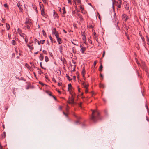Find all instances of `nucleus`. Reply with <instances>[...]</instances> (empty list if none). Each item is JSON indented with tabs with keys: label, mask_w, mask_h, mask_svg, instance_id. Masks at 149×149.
Here are the masks:
<instances>
[{
	"label": "nucleus",
	"mask_w": 149,
	"mask_h": 149,
	"mask_svg": "<svg viewBox=\"0 0 149 149\" xmlns=\"http://www.w3.org/2000/svg\"><path fill=\"white\" fill-rule=\"evenodd\" d=\"M74 98L72 96V97H71L70 98V97L69 99L68 102L69 104H74Z\"/></svg>",
	"instance_id": "obj_3"
},
{
	"label": "nucleus",
	"mask_w": 149,
	"mask_h": 149,
	"mask_svg": "<svg viewBox=\"0 0 149 149\" xmlns=\"http://www.w3.org/2000/svg\"><path fill=\"white\" fill-rule=\"evenodd\" d=\"M80 9L81 10V11H83L84 10V7H82L81 6V5L80 6Z\"/></svg>",
	"instance_id": "obj_29"
},
{
	"label": "nucleus",
	"mask_w": 149,
	"mask_h": 149,
	"mask_svg": "<svg viewBox=\"0 0 149 149\" xmlns=\"http://www.w3.org/2000/svg\"><path fill=\"white\" fill-rule=\"evenodd\" d=\"M6 132H4L3 134L2 135V137L3 139L5 138L6 137Z\"/></svg>",
	"instance_id": "obj_23"
},
{
	"label": "nucleus",
	"mask_w": 149,
	"mask_h": 149,
	"mask_svg": "<svg viewBox=\"0 0 149 149\" xmlns=\"http://www.w3.org/2000/svg\"><path fill=\"white\" fill-rule=\"evenodd\" d=\"M83 39L84 41H86V38L85 35H84V37L83 38Z\"/></svg>",
	"instance_id": "obj_35"
},
{
	"label": "nucleus",
	"mask_w": 149,
	"mask_h": 149,
	"mask_svg": "<svg viewBox=\"0 0 149 149\" xmlns=\"http://www.w3.org/2000/svg\"><path fill=\"white\" fill-rule=\"evenodd\" d=\"M57 72L58 74H59V75H60L61 74V72L58 69L57 70Z\"/></svg>",
	"instance_id": "obj_30"
},
{
	"label": "nucleus",
	"mask_w": 149,
	"mask_h": 149,
	"mask_svg": "<svg viewBox=\"0 0 149 149\" xmlns=\"http://www.w3.org/2000/svg\"><path fill=\"white\" fill-rule=\"evenodd\" d=\"M98 17L99 18V19L100 20H101V19H100V15L98 13Z\"/></svg>",
	"instance_id": "obj_52"
},
{
	"label": "nucleus",
	"mask_w": 149,
	"mask_h": 149,
	"mask_svg": "<svg viewBox=\"0 0 149 149\" xmlns=\"http://www.w3.org/2000/svg\"><path fill=\"white\" fill-rule=\"evenodd\" d=\"M119 1V2H118V5L117 7L119 8H121V5L122 4V1L121 0H118Z\"/></svg>",
	"instance_id": "obj_9"
},
{
	"label": "nucleus",
	"mask_w": 149,
	"mask_h": 149,
	"mask_svg": "<svg viewBox=\"0 0 149 149\" xmlns=\"http://www.w3.org/2000/svg\"><path fill=\"white\" fill-rule=\"evenodd\" d=\"M108 111L106 110V109H105V110H104V112L106 114H107V113H108Z\"/></svg>",
	"instance_id": "obj_50"
},
{
	"label": "nucleus",
	"mask_w": 149,
	"mask_h": 149,
	"mask_svg": "<svg viewBox=\"0 0 149 149\" xmlns=\"http://www.w3.org/2000/svg\"><path fill=\"white\" fill-rule=\"evenodd\" d=\"M83 86L86 89L88 88V85H86V84H85Z\"/></svg>",
	"instance_id": "obj_32"
},
{
	"label": "nucleus",
	"mask_w": 149,
	"mask_h": 149,
	"mask_svg": "<svg viewBox=\"0 0 149 149\" xmlns=\"http://www.w3.org/2000/svg\"><path fill=\"white\" fill-rule=\"evenodd\" d=\"M63 47L62 46L60 45L59 47V50L61 54H62Z\"/></svg>",
	"instance_id": "obj_10"
},
{
	"label": "nucleus",
	"mask_w": 149,
	"mask_h": 149,
	"mask_svg": "<svg viewBox=\"0 0 149 149\" xmlns=\"http://www.w3.org/2000/svg\"><path fill=\"white\" fill-rule=\"evenodd\" d=\"M24 40H25L26 39H27V36L26 35H25L24 36H23V37Z\"/></svg>",
	"instance_id": "obj_39"
},
{
	"label": "nucleus",
	"mask_w": 149,
	"mask_h": 149,
	"mask_svg": "<svg viewBox=\"0 0 149 149\" xmlns=\"http://www.w3.org/2000/svg\"><path fill=\"white\" fill-rule=\"evenodd\" d=\"M52 81H54L55 83L56 82V80L55 79V78L54 77H53L52 79Z\"/></svg>",
	"instance_id": "obj_38"
},
{
	"label": "nucleus",
	"mask_w": 149,
	"mask_h": 149,
	"mask_svg": "<svg viewBox=\"0 0 149 149\" xmlns=\"http://www.w3.org/2000/svg\"><path fill=\"white\" fill-rule=\"evenodd\" d=\"M41 14L45 18H47V15H46L45 13L44 10V9H42L41 10Z\"/></svg>",
	"instance_id": "obj_6"
},
{
	"label": "nucleus",
	"mask_w": 149,
	"mask_h": 149,
	"mask_svg": "<svg viewBox=\"0 0 149 149\" xmlns=\"http://www.w3.org/2000/svg\"><path fill=\"white\" fill-rule=\"evenodd\" d=\"M45 61L46 62H47L49 61V59L47 56H45Z\"/></svg>",
	"instance_id": "obj_26"
},
{
	"label": "nucleus",
	"mask_w": 149,
	"mask_h": 149,
	"mask_svg": "<svg viewBox=\"0 0 149 149\" xmlns=\"http://www.w3.org/2000/svg\"><path fill=\"white\" fill-rule=\"evenodd\" d=\"M56 38L57 39V40L58 44H61L62 43L61 39V38L58 37V38Z\"/></svg>",
	"instance_id": "obj_11"
},
{
	"label": "nucleus",
	"mask_w": 149,
	"mask_h": 149,
	"mask_svg": "<svg viewBox=\"0 0 149 149\" xmlns=\"http://www.w3.org/2000/svg\"><path fill=\"white\" fill-rule=\"evenodd\" d=\"M83 69L82 71V74L83 75V76L84 77V75L85 73V70L84 67L83 68Z\"/></svg>",
	"instance_id": "obj_8"
},
{
	"label": "nucleus",
	"mask_w": 149,
	"mask_h": 149,
	"mask_svg": "<svg viewBox=\"0 0 149 149\" xmlns=\"http://www.w3.org/2000/svg\"><path fill=\"white\" fill-rule=\"evenodd\" d=\"M66 77L69 81H70L72 80V79L70 78V77L67 74H66Z\"/></svg>",
	"instance_id": "obj_24"
},
{
	"label": "nucleus",
	"mask_w": 149,
	"mask_h": 149,
	"mask_svg": "<svg viewBox=\"0 0 149 149\" xmlns=\"http://www.w3.org/2000/svg\"><path fill=\"white\" fill-rule=\"evenodd\" d=\"M92 114L90 117V120L94 123H96L98 120H101L99 112L97 111L92 110Z\"/></svg>",
	"instance_id": "obj_1"
},
{
	"label": "nucleus",
	"mask_w": 149,
	"mask_h": 149,
	"mask_svg": "<svg viewBox=\"0 0 149 149\" xmlns=\"http://www.w3.org/2000/svg\"><path fill=\"white\" fill-rule=\"evenodd\" d=\"M17 6L19 8L20 11L22 12L23 10V9L22 8V5L21 4V3L20 1H19L18 2Z\"/></svg>",
	"instance_id": "obj_4"
},
{
	"label": "nucleus",
	"mask_w": 149,
	"mask_h": 149,
	"mask_svg": "<svg viewBox=\"0 0 149 149\" xmlns=\"http://www.w3.org/2000/svg\"><path fill=\"white\" fill-rule=\"evenodd\" d=\"M74 47H73L72 48V52L74 54L76 53V52L74 50Z\"/></svg>",
	"instance_id": "obj_43"
},
{
	"label": "nucleus",
	"mask_w": 149,
	"mask_h": 149,
	"mask_svg": "<svg viewBox=\"0 0 149 149\" xmlns=\"http://www.w3.org/2000/svg\"><path fill=\"white\" fill-rule=\"evenodd\" d=\"M76 65H74V69H73V71H75V67H76Z\"/></svg>",
	"instance_id": "obj_59"
},
{
	"label": "nucleus",
	"mask_w": 149,
	"mask_h": 149,
	"mask_svg": "<svg viewBox=\"0 0 149 149\" xmlns=\"http://www.w3.org/2000/svg\"><path fill=\"white\" fill-rule=\"evenodd\" d=\"M122 18L123 20L125 21H126L128 19V17L127 15L124 14L122 15Z\"/></svg>",
	"instance_id": "obj_2"
},
{
	"label": "nucleus",
	"mask_w": 149,
	"mask_h": 149,
	"mask_svg": "<svg viewBox=\"0 0 149 149\" xmlns=\"http://www.w3.org/2000/svg\"><path fill=\"white\" fill-rule=\"evenodd\" d=\"M42 32L43 33V35L44 36H45L46 35V32H45V31L43 30L42 31Z\"/></svg>",
	"instance_id": "obj_34"
},
{
	"label": "nucleus",
	"mask_w": 149,
	"mask_h": 149,
	"mask_svg": "<svg viewBox=\"0 0 149 149\" xmlns=\"http://www.w3.org/2000/svg\"><path fill=\"white\" fill-rule=\"evenodd\" d=\"M27 46L31 50H33L34 49V47L33 44L30 45L28 44L27 45Z\"/></svg>",
	"instance_id": "obj_7"
},
{
	"label": "nucleus",
	"mask_w": 149,
	"mask_h": 149,
	"mask_svg": "<svg viewBox=\"0 0 149 149\" xmlns=\"http://www.w3.org/2000/svg\"><path fill=\"white\" fill-rule=\"evenodd\" d=\"M146 120L148 121L149 122V119L148 118V117L146 116Z\"/></svg>",
	"instance_id": "obj_63"
},
{
	"label": "nucleus",
	"mask_w": 149,
	"mask_h": 149,
	"mask_svg": "<svg viewBox=\"0 0 149 149\" xmlns=\"http://www.w3.org/2000/svg\"><path fill=\"white\" fill-rule=\"evenodd\" d=\"M12 44L13 45H16V42L14 40H12Z\"/></svg>",
	"instance_id": "obj_28"
},
{
	"label": "nucleus",
	"mask_w": 149,
	"mask_h": 149,
	"mask_svg": "<svg viewBox=\"0 0 149 149\" xmlns=\"http://www.w3.org/2000/svg\"><path fill=\"white\" fill-rule=\"evenodd\" d=\"M97 63V61H95L94 62L93 65L94 66H95L96 65Z\"/></svg>",
	"instance_id": "obj_40"
},
{
	"label": "nucleus",
	"mask_w": 149,
	"mask_h": 149,
	"mask_svg": "<svg viewBox=\"0 0 149 149\" xmlns=\"http://www.w3.org/2000/svg\"><path fill=\"white\" fill-rule=\"evenodd\" d=\"M147 44L149 45V39L148 37L147 38Z\"/></svg>",
	"instance_id": "obj_41"
},
{
	"label": "nucleus",
	"mask_w": 149,
	"mask_h": 149,
	"mask_svg": "<svg viewBox=\"0 0 149 149\" xmlns=\"http://www.w3.org/2000/svg\"><path fill=\"white\" fill-rule=\"evenodd\" d=\"M88 88L86 89L85 90V92L86 93H87L88 92Z\"/></svg>",
	"instance_id": "obj_62"
},
{
	"label": "nucleus",
	"mask_w": 149,
	"mask_h": 149,
	"mask_svg": "<svg viewBox=\"0 0 149 149\" xmlns=\"http://www.w3.org/2000/svg\"><path fill=\"white\" fill-rule=\"evenodd\" d=\"M81 53L82 54L84 53V52L85 51L86 49V48L85 47H82L81 48Z\"/></svg>",
	"instance_id": "obj_15"
},
{
	"label": "nucleus",
	"mask_w": 149,
	"mask_h": 149,
	"mask_svg": "<svg viewBox=\"0 0 149 149\" xmlns=\"http://www.w3.org/2000/svg\"><path fill=\"white\" fill-rule=\"evenodd\" d=\"M6 24V28H7V30H8L10 28V25L7 23Z\"/></svg>",
	"instance_id": "obj_20"
},
{
	"label": "nucleus",
	"mask_w": 149,
	"mask_h": 149,
	"mask_svg": "<svg viewBox=\"0 0 149 149\" xmlns=\"http://www.w3.org/2000/svg\"><path fill=\"white\" fill-rule=\"evenodd\" d=\"M12 57H15V54L14 53H13L12 54Z\"/></svg>",
	"instance_id": "obj_60"
},
{
	"label": "nucleus",
	"mask_w": 149,
	"mask_h": 149,
	"mask_svg": "<svg viewBox=\"0 0 149 149\" xmlns=\"http://www.w3.org/2000/svg\"><path fill=\"white\" fill-rule=\"evenodd\" d=\"M39 83L41 84L42 86H44L45 85V84H43V83L41 82H39Z\"/></svg>",
	"instance_id": "obj_46"
},
{
	"label": "nucleus",
	"mask_w": 149,
	"mask_h": 149,
	"mask_svg": "<svg viewBox=\"0 0 149 149\" xmlns=\"http://www.w3.org/2000/svg\"><path fill=\"white\" fill-rule=\"evenodd\" d=\"M61 60L63 62V63L64 64L65 63H66V61L65 59L64 58H63L61 59Z\"/></svg>",
	"instance_id": "obj_13"
},
{
	"label": "nucleus",
	"mask_w": 149,
	"mask_h": 149,
	"mask_svg": "<svg viewBox=\"0 0 149 149\" xmlns=\"http://www.w3.org/2000/svg\"><path fill=\"white\" fill-rule=\"evenodd\" d=\"M52 96L53 97V98H54V99L56 100L57 99H56V97H55L54 96H53V95H52Z\"/></svg>",
	"instance_id": "obj_58"
},
{
	"label": "nucleus",
	"mask_w": 149,
	"mask_h": 149,
	"mask_svg": "<svg viewBox=\"0 0 149 149\" xmlns=\"http://www.w3.org/2000/svg\"><path fill=\"white\" fill-rule=\"evenodd\" d=\"M39 58L41 61H42L43 59L44 56L42 54H40Z\"/></svg>",
	"instance_id": "obj_12"
},
{
	"label": "nucleus",
	"mask_w": 149,
	"mask_h": 149,
	"mask_svg": "<svg viewBox=\"0 0 149 149\" xmlns=\"http://www.w3.org/2000/svg\"><path fill=\"white\" fill-rule=\"evenodd\" d=\"M20 35L22 37H23V36H24L25 35V34L24 33H22L21 34H20Z\"/></svg>",
	"instance_id": "obj_47"
},
{
	"label": "nucleus",
	"mask_w": 149,
	"mask_h": 149,
	"mask_svg": "<svg viewBox=\"0 0 149 149\" xmlns=\"http://www.w3.org/2000/svg\"><path fill=\"white\" fill-rule=\"evenodd\" d=\"M105 51H104L103 52V54H102V57H104V55H105Z\"/></svg>",
	"instance_id": "obj_44"
},
{
	"label": "nucleus",
	"mask_w": 149,
	"mask_h": 149,
	"mask_svg": "<svg viewBox=\"0 0 149 149\" xmlns=\"http://www.w3.org/2000/svg\"><path fill=\"white\" fill-rule=\"evenodd\" d=\"M49 54L50 56H51L52 57L53 56V55H52V53L49 52Z\"/></svg>",
	"instance_id": "obj_57"
},
{
	"label": "nucleus",
	"mask_w": 149,
	"mask_h": 149,
	"mask_svg": "<svg viewBox=\"0 0 149 149\" xmlns=\"http://www.w3.org/2000/svg\"><path fill=\"white\" fill-rule=\"evenodd\" d=\"M34 41L35 42H36L38 43V45H40V41H39L38 40H37V39H36V38L35 39Z\"/></svg>",
	"instance_id": "obj_27"
},
{
	"label": "nucleus",
	"mask_w": 149,
	"mask_h": 149,
	"mask_svg": "<svg viewBox=\"0 0 149 149\" xmlns=\"http://www.w3.org/2000/svg\"><path fill=\"white\" fill-rule=\"evenodd\" d=\"M100 77H102V79L103 78V76L102 74H100Z\"/></svg>",
	"instance_id": "obj_53"
},
{
	"label": "nucleus",
	"mask_w": 149,
	"mask_h": 149,
	"mask_svg": "<svg viewBox=\"0 0 149 149\" xmlns=\"http://www.w3.org/2000/svg\"><path fill=\"white\" fill-rule=\"evenodd\" d=\"M4 6L5 7H8V5L6 3L4 4Z\"/></svg>",
	"instance_id": "obj_51"
},
{
	"label": "nucleus",
	"mask_w": 149,
	"mask_h": 149,
	"mask_svg": "<svg viewBox=\"0 0 149 149\" xmlns=\"http://www.w3.org/2000/svg\"><path fill=\"white\" fill-rule=\"evenodd\" d=\"M93 37H95V38H96V35L95 32L94 33Z\"/></svg>",
	"instance_id": "obj_56"
},
{
	"label": "nucleus",
	"mask_w": 149,
	"mask_h": 149,
	"mask_svg": "<svg viewBox=\"0 0 149 149\" xmlns=\"http://www.w3.org/2000/svg\"><path fill=\"white\" fill-rule=\"evenodd\" d=\"M5 19L3 18L2 20V22L3 23H4L5 22Z\"/></svg>",
	"instance_id": "obj_61"
},
{
	"label": "nucleus",
	"mask_w": 149,
	"mask_h": 149,
	"mask_svg": "<svg viewBox=\"0 0 149 149\" xmlns=\"http://www.w3.org/2000/svg\"><path fill=\"white\" fill-rule=\"evenodd\" d=\"M68 91H70V88H71L72 87V85L70 83L68 84Z\"/></svg>",
	"instance_id": "obj_19"
},
{
	"label": "nucleus",
	"mask_w": 149,
	"mask_h": 149,
	"mask_svg": "<svg viewBox=\"0 0 149 149\" xmlns=\"http://www.w3.org/2000/svg\"><path fill=\"white\" fill-rule=\"evenodd\" d=\"M17 31H18V32L19 33H20L22 32V30L19 28H18V29H17Z\"/></svg>",
	"instance_id": "obj_37"
},
{
	"label": "nucleus",
	"mask_w": 149,
	"mask_h": 149,
	"mask_svg": "<svg viewBox=\"0 0 149 149\" xmlns=\"http://www.w3.org/2000/svg\"><path fill=\"white\" fill-rule=\"evenodd\" d=\"M49 38H50V39L51 40V41L52 42V40H53V39L52 38L51 36V35L49 36Z\"/></svg>",
	"instance_id": "obj_42"
},
{
	"label": "nucleus",
	"mask_w": 149,
	"mask_h": 149,
	"mask_svg": "<svg viewBox=\"0 0 149 149\" xmlns=\"http://www.w3.org/2000/svg\"><path fill=\"white\" fill-rule=\"evenodd\" d=\"M62 10L63 11V14H65L66 13V12L65 11V7H63Z\"/></svg>",
	"instance_id": "obj_18"
},
{
	"label": "nucleus",
	"mask_w": 149,
	"mask_h": 149,
	"mask_svg": "<svg viewBox=\"0 0 149 149\" xmlns=\"http://www.w3.org/2000/svg\"><path fill=\"white\" fill-rule=\"evenodd\" d=\"M15 52H16V54L17 55V54H18V51H17V47H15Z\"/></svg>",
	"instance_id": "obj_33"
},
{
	"label": "nucleus",
	"mask_w": 149,
	"mask_h": 149,
	"mask_svg": "<svg viewBox=\"0 0 149 149\" xmlns=\"http://www.w3.org/2000/svg\"><path fill=\"white\" fill-rule=\"evenodd\" d=\"M46 93H47L49 96H52L53 95H52V93L49 91H46Z\"/></svg>",
	"instance_id": "obj_14"
},
{
	"label": "nucleus",
	"mask_w": 149,
	"mask_h": 149,
	"mask_svg": "<svg viewBox=\"0 0 149 149\" xmlns=\"http://www.w3.org/2000/svg\"><path fill=\"white\" fill-rule=\"evenodd\" d=\"M33 7L34 9L36 12H37V10L36 6L34 4H32Z\"/></svg>",
	"instance_id": "obj_16"
},
{
	"label": "nucleus",
	"mask_w": 149,
	"mask_h": 149,
	"mask_svg": "<svg viewBox=\"0 0 149 149\" xmlns=\"http://www.w3.org/2000/svg\"><path fill=\"white\" fill-rule=\"evenodd\" d=\"M42 52H43L44 53V54H47V52L46 51H45V50H43Z\"/></svg>",
	"instance_id": "obj_48"
},
{
	"label": "nucleus",
	"mask_w": 149,
	"mask_h": 149,
	"mask_svg": "<svg viewBox=\"0 0 149 149\" xmlns=\"http://www.w3.org/2000/svg\"><path fill=\"white\" fill-rule=\"evenodd\" d=\"M57 31H56V29L55 28H54L53 29V33H55L57 32Z\"/></svg>",
	"instance_id": "obj_31"
},
{
	"label": "nucleus",
	"mask_w": 149,
	"mask_h": 149,
	"mask_svg": "<svg viewBox=\"0 0 149 149\" xmlns=\"http://www.w3.org/2000/svg\"><path fill=\"white\" fill-rule=\"evenodd\" d=\"M68 2L69 3L71 4V0H68Z\"/></svg>",
	"instance_id": "obj_54"
},
{
	"label": "nucleus",
	"mask_w": 149,
	"mask_h": 149,
	"mask_svg": "<svg viewBox=\"0 0 149 149\" xmlns=\"http://www.w3.org/2000/svg\"><path fill=\"white\" fill-rule=\"evenodd\" d=\"M25 24H31V22L30 21H29L28 20V21H26L25 22Z\"/></svg>",
	"instance_id": "obj_17"
},
{
	"label": "nucleus",
	"mask_w": 149,
	"mask_h": 149,
	"mask_svg": "<svg viewBox=\"0 0 149 149\" xmlns=\"http://www.w3.org/2000/svg\"><path fill=\"white\" fill-rule=\"evenodd\" d=\"M62 84L61 83H60L59 82H58V86H61Z\"/></svg>",
	"instance_id": "obj_55"
},
{
	"label": "nucleus",
	"mask_w": 149,
	"mask_h": 149,
	"mask_svg": "<svg viewBox=\"0 0 149 149\" xmlns=\"http://www.w3.org/2000/svg\"><path fill=\"white\" fill-rule=\"evenodd\" d=\"M71 42L74 45L78 46V44L77 43V41L76 40H74V39L72 40H71Z\"/></svg>",
	"instance_id": "obj_5"
},
{
	"label": "nucleus",
	"mask_w": 149,
	"mask_h": 149,
	"mask_svg": "<svg viewBox=\"0 0 149 149\" xmlns=\"http://www.w3.org/2000/svg\"><path fill=\"white\" fill-rule=\"evenodd\" d=\"M76 1H77V3H81V0H76Z\"/></svg>",
	"instance_id": "obj_49"
},
{
	"label": "nucleus",
	"mask_w": 149,
	"mask_h": 149,
	"mask_svg": "<svg viewBox=\"0 0 149 149\" xmlns=\"http://www.w3.org/2000/svg\"><path fill=\"white\" fill-rule=\"evenodd\" d=\"M45 42V40H42V41H41V42L42 44H44Z\"/></svg>",
	"instance_id": "obj_45"
},
{
	"label": "nucleus",
	"mask_w": 149,
	"mask_h": 149,
	"mask_svg": "<svg viewBox=\"0 0 149 149\" xmlns=\"http://www.w3.org/2000/svg\"><path fill=\"white\" fill-rule=\"evenodd\" d=\"M0 149H3V148H2V146L1 145V144H0Z\"/></svg>",
	"instance_id": "obj_64"
},
{
	"label": "nucleus",
	"mask_w": 149,
	"mask_h": 149,
	"mask_svg": "<svg viewBox=\"0 0 149 149\" xmlns=\"http://www.w3.org/2000/svg\"><path fill=\"white\" fill-rule=\"evenodd\" d=\"M99 86L100 88H104L105 87V86L104 85L101 84H100Z\"/></svg>",
	"instance_id": "obj_21"
},
{
	"label": "nucleus",
	"mask_w": 149,
	"mask_h": 149,
	"mask_svg": "<svg viewBox=\"0 0 149 149\" xmlns=\"http://www.w3.org/2000/svg\"><path fill=\"white\" fill-rule=\"evenodd\" d=\"M40 66L43 69H45V68H44L43 67H42V62H40Z\"/></svg>",
	"instance_id": "obj_36"
},
{
	"label": "nucleus",
	"mask_w": 149,
	"mask_h": 149,
	"mask_svg": "<svg viewBox=\"0 0 149 149\" xmlns=\"http://www.w3.org/2000/svg\"><path fill=\"white\" fill-rule=\"evenodd\" d=\"M103 68V66L102 64H101L100 67V68L99 69V71H101L102 70V69Z\"/></svg>",
	"instance_id": "obj_25"
},
{
	"label": "nucleus",
	"mask_w": 149,
	"mask_h": 149,
	"mask_svg": "<svg viewBox=\"0 0 149 149\" xmlns=\"http://www.w3.org/2000/svg\"><path fill=\"white\" fill-rule=\"evenodd\" d=\"M54 35H55V36H56V38L59 37V33L58 32L54 33Z\"/></svg>",
	"instance_id": "obj_22"
}]
</instances>
